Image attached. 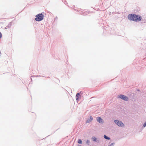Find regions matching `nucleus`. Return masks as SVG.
Masks as SVG:
<instances>
[{"mask_svg":"<svg viewBox=\"0 0 146 146\" xmlns=\"http://www.w3.org/2000/svg\"><path fill=\"white\" fill-rule=\"evenodd\" d=\"M128 19L131 20L135 21H140L142 19L141 16L137 15L135 14H129L128 16Z\"/></svg>","mask_w":146,"mask_h":146,"instance_id":"nucleus-1","label":"nucleus"},{"mask_svg":"<svg viewBox=\"0 0 146 146\" xmlns=\"http://www.w3.org/2000/svg\"><path fill=\"white\" fill-rule=\"evenodd\" d=\"M35 20L36 21H40L43 19L44 15L41 13L40 14H38L35 16Z\"/></svg>","mask_w":146,"mask_h":146,"instance_id":"nucleus-2","label":"nucleus"},{"mask_svg":"<svg viewBox=\"0 0 146 146\" xmlns=\"http://www.w3.org/2000/svg\"><path fill=\"white\" fill-rule=\"evenodd\" d=\"M115 123L118 126L121 127H123L124 126V125L121 121H119L117 119H116L114 121Z\"/></svg>","mask_w":146,"mask_h":146,"instance_id":"nucleus-3","label":"nucleus"},{"mask_svg":"<svg viewBox=\"0 0 146 146\" xmlns=\"http://www.w3.org/2000/svg\"><path fill=\"white\" fill-rule=\"evenodd\" d=\"M119 98L125 101H127L128 99V98L127 96L122 95H120L119 96Z\"/></svg>","mask_w":146,"mask_h":146,"instance_id":"nucleus-4","label":"nucleus"},{"mask_svg":"<svg viewBox=\"0 0 146 146\" xmlns=\"http://www.w3.org/2000/svg\"><path fill=\"white\" fill-rule=\"evenodd\" d=\"M80 94L79 93L77 94L76 95V100H78L79 98L80 97Z\"/></svg>","mask_w":146,"mask_h":146,"instance_id":"nucleus-5","label":"nucleus"},{"mask_svg":"<svg viewBox=\"0 0 146 146\" xmlns=\"http://www.w3.org/2000/svg\"><path fill=\"white\" fill-rule=\"evenodd\" d=\"M11 23H9V24L8 25L6 26L5 27V29H7L8 28H9L11 27Z\"/></svg>","mask_w":146,"mask_h":146,"instance_id":"nucleus-6","label":"nucleus"},{"mask_svg":"<svg viewBox=\"0 0 146 146\" xmlns=\"http://www.w3.org/2000/svg\"><path fill=\"white\" fill-rule=\"evenodd\" d=\"M97 121L100 123H102L103 122V119H97Z\"/></svg>","mask_w":146,"mask_h":146,"instance_id":"nucleus-7","label":"nucleus"},{"mask_svg":"<svg viewBox=\"0 0 146 146\" xmlns=\"http://www.w3.org/2000/svg\"><path fill=\"white\" fill-rule=\"evenodd\" d=\"M104 137L106 139H108V140L110 139V137H108L106 135H104Z\"/></svg>","mask_w":146,"mask_h":146,"instance_id":"nucleus-8","label":"nucleus"},{"mask_svg":"<svg viewBox=\"0 0 146 146\" xmlns=\"http://www.w3.org/2000/svg\"><path fill=\"white\" fill-rule=\"evenodd\" d=\"M78 143L79 144H82V141L80 139H79L78 141Z\"/></svg>","mask_w":146,"mask_h":146,"instance_id":"nucleus-9","label":"nucleus"},{"mask_svg":"<svg viewBox=\"0 0 146 146\" xmlns=\"http://www.w3.org/2000/svg\"><path fill=\"white\" fill-rule=\"evenodd\" d=\"M92 139L93 141H96V138L95 137H92Z\"/></svg>","mask_w":146,"mask_h":146,"instance_id":"nucleus-10","label":"nucleus"},{"mask_svg":"<svg viewBox=\"0 0 146 146\" xmlns=\"http://www.w3.org/2000/svg\"><path fill=\"white\" fill-rule=\"evenodd\" d=\"M92 119H90L88 121L87 120L86 121V123H88L90 122H91L92 121Z\"/></svg>","mask_w":146,"mask_h":146,"instance_id":"nucleus-11","label":"nucleus"},{"mask_svg":"<svg viewBox=\"0 0 146 146\" xmlns=\"http://www.w3.org/2000/svg\"><path fill=\"white\" fill-rule=\"evenodd\" d=\"M90 143V141L89 140H87L86 142V143L88 144H89Z\"/></svg>","mask_w":146,"mask_h":146,"instance_id":"nucleus-12","label":"nucleus"},{"mask_svg":"<svg viewBox=\"0 0 146 146\" xmlns=\"http://www.w3.org/2000/svg\"><path fill=\"white\" fill-rule=\"evenodd\" d=\"M143 126L144 127H145L146 126V122H145Z\"/></svg>","mask_w":146,"mask_h":146,"instance_id":"nucleus-13","label":"nucleus"},{"mask_svg":"<svg viewBox=\"0 0 146 146\" xmlns=\"http://www.w3.org/2000/svg\"><path fill=\"white\" fill-rule=\"evenodd\" d=\"M2 34L0 32V38H1L2 37Z\"/></svg>","mask_w":146,"mask_h":146,"instance_id":"nucleus-14","label":"nucleus"},{"mask_svg":"<svg viewBox=\"0 0 146 146\" xmlns=\"http://www.w3.org/2000/svg\"><path fill=\"white\" fill-rule=\"evenodd\" d=\"M90 119H92V117L91 116L90 118Z\"/></svg>","mask_w":146,"mask_h":146,"instance_id":"nucleus-15","label":"nucleus"},{"mask_svg":"<svg viewBox=\"0 0 146 146\" xmlns=\"http://www.w3.org/2000/svg\"><path fill=\"white\" fill-rule=\"evenodd\" d=\"M98 119H101V118L100 117H98Z\"/></svg>","mask_w":146,"mask_h":146,"instance_id":"nucleus-16","label":"nucleus"},{"mask_svg":"<svg viewBox=\"0 0 146 146\" xmlns=\"http://www.w3.org/2000/svg\"><path fill=\"white\" fill-rule=\"evenodd\" d=\"M78 146H81L80 145H79Z\"/></svg>","mask_w":146,"mask_h":146,"instance_id":"nucleus-17","label":"nucleus"}]
</instances>
